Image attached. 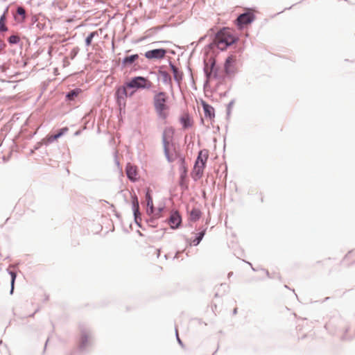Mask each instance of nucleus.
<instances>
[{
  "mask_svg": "<svg viewBox=\"0 0 355 355\" xmlns=\"http://www.w3.org/2000/svg\"><path fill=\"white\" fill-rule=\"evenodd\" d=\"M153 83L148 78L142 76H137L132 78L129 81L126 82L125 85L116 90V95L117 101L119 103L121 101L125 102V98L128 97V88L132 89H150L152 87Z\"/></svg>",
  "mask_w": 355,
  "mask_h": 355,
  "instance_id": "f257e3e1",
  "label": "nucleus"
},
{
  "mask_svg": "<svg viewBox=\"0 0 355 355\" xmlns=\"http://www.w3.org/2000/svg\"><path fill=\"white\" fill-rule=\"evenodd\" d=\"M153 103L158 118L166 121L170 114L169 96L165 92H156L153 96Z\"/></svg>",
  "mask_w": 355,
  "mask_h": 355,
  "instance_id": "f03ea898",
  "label": "nucleus"
},
{
  "mask_svg": "<svg viewBox=\"0 0 355 355\" xmlns=\"http://www.w3.org/2000/svg\"><path fill=\"white\" fill-rule=\"evenodd\" d=\"M174 132L175 130L172 127H168L164 129L162 136L164 155L170 162L175 161L179 157L176 146L173 141Z\"/></svg>",
  "mask_w": 355,
  "mask_h": 355,
  "instance_id": "7ed1b4c3",
  "label": "nucleus"
},
{
  "mask_svg": "<svg viewBox=\"0 0 355 355\" xmlns=\"http://www.w3.org/2000/svg\"><path fill=\"white\" fill-rule=\"evenodd\" d=\"M236 40L237 37L234 35L233 31L229 28H224L216 33L214 42L219 49L223 51Z\"/></svg>",
  "mask_w": 355,
  "mask_h": 355,
  "instance_id": "20e7f679",
  "label": "nucleus"
},
{
  "mask_svg": "<svg viewBox=\"0 0 355 355\" xmlns=\"http://www.w3.org/2000/svg\"><path fill=\"white\" fill-rule=\"evenodd\" d=\"M208 157L207 150H202L199 152L191 173L193 179L198 180L202 177Z\"/></svg>",
  "mask_w": 355,
  "mask_h": 355,
  "instance_id": "39448f33",
  "label": "nucleus"
},
{
  "mask_svg": "<svg viewBox=\"0 0 355 355\" xmlns=\"http://www.w3.org/2000/svg\"><path fill=\"white\" fill-rule=\"evenodd\" d=\"M255 19L252 12H247L240 15L236 20V25L239 29H242L245 26L251 24Z\"/></svg>",
  "mask_w": 355,
  "mask_h": 355,
  "instance_id": "423d86ee",
  "label": "nucleus"
},
{
  "mask_svg": "<svg viewBox=\"0 0 355 355\" xmlns=\"http://www.w3.org/2000/svg\"><path fill=\"white\" fill-rule=\"evenodd\" d=\"M236 62V55H230L225 62V71L227 74H231L235 71V64Z\"/></svg>",
  "mask_w": 355,
  "mask_h": 355,
  "instance_id": "0eeeda50",
  "label": "nucleus"
},
{
  "mask_svg": "<svg viewBox=\"0 0 355 355\" xmlns=\"http://www.w3.org/2000/svg\"><path fill=\"white\" fill-rule=\"evenodd\" d=\"M166 53V50L157 49L146 52L145 56L148 59H162L165 56Z\"/></svg>",
  "mask_w": 355,
  "mask_h": 355,
  "instance_id": "6e6552de",
  "label": "nucleus"
},
{
  "mask_svg": "<svg viewBox=\"0 0 355 355\" xmlns=\"http://www.w3.org/2000/svg\"><path fill=\"white\" fill-rule=\"evenodd\" d=\"M181 221V216L178 211L171 213L169 218V225L172 228H178L180 226Z\"/></svg>",
  "mask_w": 355,
  "mask_h": 355,
  "instance_id": "1a4fd4ad",
  "label": "nucleus"
},
{
  "mask_svg": "<svg viewBox=\"0 0 355 355\" xmlns=\"http://www.w3.org/2000/svg\"><path fill=\"white\" fill-rule=\"evenodd\" d=\"M125 172H126L128 178L130 180L135 181L137 180L138 172H137V167L135 166L128 164L126 166Z\"/></svg>",
  "mask_w": 355,
  "mask_h": 355,
  "instance_id": "9d476101",
  "label": "nucleus"
},
{
  "mask_svg": "<svg viewBox=\"0 0 355 355\" xmlns=\"http://www.w3.org/2000/svg\"><path fill=\"white\" fill-rule=\"evenodd\" d=\"M69 131L67 127L61 128L57 134L48 135L46 138V144H50L59 139Z\"/></svg>",
  "mask_w": 355,
  "mask_h": 355,
  "instance_id": "9b49d317",
  "label": "nucleus"
},
{
  "mask_svg": "<svg viewBox=\"0 0 355 355\" xmlns=\"http://www.w3.org/2000/svg\"><path fill=\"white\" fill-rule=\"evenodd\" d=\"M180 121L184 129L189 128L192 126L193 122L187 112H184L180 117Z\"/></svg>",
  "mask_w": 355,
  "mask_h": 355,
  "instance_id": "f8f14e48",
  "label": "nucleus"
},
{
  "mask_svg": "<svg viewBox=\"0 0 355 355\" xmlns=\"http://www.w3.org/2000/svg\"><path fill=\"white\" fill-rule=\"evenodd\" d=\"M146 200L147 202L146 204V212L148 214H153L154 213V207H153V198L150 193V189H148V191L146 194Z\"/></svg>",
  "mask_w": 355,
  "mask_h": 355,
  "instance_id": "ddd939ff",
  "label": "nucleus"
},
{
  "mask_svg": "<svg viewBox=\"0 0 355 355\" xmlns=\"http://www.w3.org/2000/svg\"><path fill=\"white\" fill-rule=\"evenodd\" d=\"M202 107L205 117L213 119L215 116L214 107L205 102L202 103Z\"/></svg>",
  "mask_w": 355,
  "mask_h": 355,
  "instance_id": "4468645a",
  "label": "nucleus"
},
{
  "mask_svg": "<svg viewBox=\"0 0 355 355\" xmlns=\"http://www.w3.org/2000/svg\"><path fill=\"white\" fill-rule=\"evenodd\" d=\"M132 207L134 210V214L135 216V219L137 220L138 216H140V212L139 211V201L137 197L135 195L132 196Z\"/></svg>",
  "mask_w": 355,
  "mask_h": 355,
  "instance_id": "2eb2a0df",
  "label": "nucleus"
},
{
  "mask_svg": "<svg viewBox=\"0 0 355 355\" xmlns=\"http://www.w3.org/2000/svg\"><path fill=\"white\" fill-rule=\"evenodd\" d=\"M8 13V9L5 10L3 14L0 17V31L5 32L8 31V28L6 26V14Z\"/></svg>",
  "mask_w": 355,
  "mask_h": 355,
  "instance_id": "dca6fc26",
  "label": "nucleus"
},
{
  "mask_svg": "<svg viewBox=\"0 0 355 355\" xmlns=\"http://www.w3.org/2000/svg\"><path fill=\"white\" fill-rule=\"evenodd\" d=\"M201 216V211L198 209H193L189 215V220L191 221L198 220Z\"/></svg>",
  "mask_w": 355,
  "mask_h": 355,
  "instance_id": "f3484780",
  "label": "nucleus"
},
{
  "mask_svg": "<svg viewBox=\"0 0 355 355\" xmlns=\"http://www.w3.org/2000/svg\"><path fill=\"white\" fill-rule=\"evenodd\" d=\"M81 93L80 89H75L69 92L66 97L69 101H73Z\"/></svg>",
  "mask_w": 355,
  "mask_h": 355,
  "instance_id": "a211bd4d",
  "label": "nucleus"
},
{
  "mask_svg": "<svg viewBox=\"0 0 355 355\" xmlns=\"http://www.w3.org/2000/svg\"><path fill=\"white\" fill-rule=\"evenodd\" d=\"M205 234V230H203L198 234V236L193 240L191 241L190 245H198L202 239Z\"/></svg>",
  "mask_w": 355,
  "mask_h": 355,
  "instance_id": "6ab92c4d",
  "label": "nucleus"
},
{
  "mask_svg": "<svg viewBox=\"0 0 355 355\" xmlns=\"http://www.w3.org/2000/svg\"><path fill=\"white\" fill-rule=\"evenodd\" d=\"M139 58V55L137 54H135L130 56H128L125 58L123 60V63L124 64H132L136 60H137Z\"/></svg>",
  "mask_w": 355,
  "mask_h": 355,
  "instance_id": "aec40b11",
  "label": "nucleus"
},
{
  "mask_svg": "<svg viewBox=\"0 0 355 355\" xmlns=\"http://www.w3.org/2000/svg\"><path fill=\"white\" fill-rule=\"evenodd\" d=\"M98 33L96 31L92 32L86 38L85 44L87 46H90L92 42V39L94 36L97 35Z\"/></svg>",
  "mask_w": 355,
  "mask_h": 355,
  "instance_id": "412c9836",
  "label": "nucleus"
},
{
  "mask_svg": "<svg viewBox=\"0 0 355 355\" xmlns=\"http://www.w3.org/2000/svg\"><path fill=\"white\" fill-rule=\"evenodd\" d=\"M214 64H215V62H214V61H213L212 63H211V66L209 71V69L207 67L205 69V72L207 73V76L209 79L211 78H215L216 77V74L215 73L213 74V73H212V70L214 69Z\"/></svg>",
  "mask_w": 355,
  "mask_h": 355,
  "instance_id": "4be33fe9",
  "label": "nucleus"
},
{
  "mask_svg": "<svg viewBox=\"0 0 355 355\" xmlns=\"http://www.w3.org/2000/svg\"><path fill=\"white\" fill-rule=\"evenodd\" d=\"M20 41V38L17 35H11L8 38V42L12 44H17Z\"/></svg>",
  "mask_w": 355,
  "mask_h": 355,
  "instance_id": "5701e85b",
  "label": "nucleus"
},
{
  "mask_svg": "<svg viewBox=\"0 0 355 355\" xmlns=\"http://www.w3.org/2000/svg\"><path fill=\"white\" fill-rule=\"evenodd\" d=\"M17 13L21 16L22 19H24L26 17V11L24 8L18 7L17 10Z\"/></svg>",
  "mask_w": 355,
  "mask_h": 355,
  "instance_id": "b1692460",
  "label": "nucleus"
},
{
  "mask_svg": "<svg viewBox=\"0 0 355 355\" xmlns=\"http://www.w3.org/2000/svg\"><path fill=\"white\" fill-rule=\"evenodd\" d=\"M171 67H172L173 72L174 73L175 78L177 80H179L180 77L178 76V69L175 66H173V65H172Z\"/></svg>",
  "mask_w": 355,
  "mask_h": 355,
  "instance_id": "393cba45",
  "label": "nucleus"
},
{
  "mask_svg": "<svg viewBox=\"0 0 355 355\" xmlns=\"http://www.w3.org/2000/svg\"><path fill=\"white\" fill-rule=\"evenodd\" d=\"M10 275L11 276V284H12V288H13V286H14V283H15V280L16 279V273L13 271H10Z\"/></svg>",
  "mask_w": 355,
  "mask_h": 355,
  "instance_id": "a878e982",
  "label": "nucleus"
},
{
  "mask_svg": "<svg viewBox=\"0 0 355 355\" xmlns=\"http://www.w3.org/2000/svg\"><path fill=\"white\" fill-rule=\"evenodd\" d=\"M88 339H89V337L87 335H83L82 336V343L83 345H85V343L87 341Z\"/></svg>",
  "mask_w": 355,
  "mask_h": 355,
  "instance_id": "bb28decb",
  "label": "nucleus"
},
{
  "mask_svg": "<svg viewBox=\"0 0 355 355\" xmlns=\"http://www.w3.org/2000/svg\"><path fill=\"white\" fill-rule=\"evenodd\" d=\"M133 94H134V92H132V93H130V96H132Z\"/></svg>",
  "mask_w": 355,
  "mask_h": 355,
  "instance_id": "cd10ccee",
  "label": "nucleus"
}]
</instances>
